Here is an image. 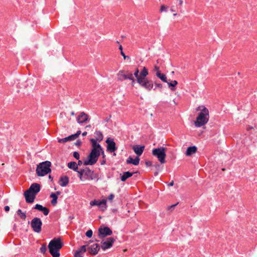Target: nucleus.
<instances>
[{
	"instance_id": "36",
	"label": "nucleus",
	"mask_w": 257,
	"mask_h": 257,
	"mask_svg": "<svg viewBox=\"0 0 257 257\" xmlns=\"http://www.w3.org/2000/svg\"><path fill=\"white\" fill-rule=\"evenodd\" d=\"M40 251L43 254H45L46 252L47 246L46 243L42 245L41 247H40Z\"/></svg>"
},
{
	"instance_id": "19",
	"label": "nucleus",
	"mask_w": 257,
	"mask_h": 257,
	"mask_svg": "<svg viewBox=\"0 0 257 257\" xmlns=\"http://www.w3.org/2000/svg\"><path fill=\"white\" fill-rule=\"evenodd\" d=\"M145 149L144 146H140L139 145H135L133 147V150L137 155V157L140 156L143 153Z\"/></svg>"
},
{
	"instance_id": "5",
	"label": "nucleus",
	"mask_w": 257,
	"mask_h": 257,
	"mask_svg": "<svg viewBox=\"0 0 257 257\" xmlns=\"http://www.w3.org/2000/svg\"><path fill=\"white\" fill-rule=\"evenodd\" d=\"M166 148H165L159 147L154 149L152 151L153 155L157 157L161 164H164L166 162Z\"/></svg>"
},
{
	"instance_id": "48",
	"label": "nucleus",
	"mask_w": 257,
	"mask_h": 257,
	"mask_svg": "<svg viewBox=\"0 0 257 257\" xmlns=\"http://www.w3.org/2000/svg\"><path fill=\"white\" fill-rule=\"evenodd\" d=\"M159 69H160V68H159V66H156V65H155V66H154V70H155V71H156L157 72H158V71H160V70H159Z\"/></svg>"
},
{
	"instance_id": "15",
	"label": "nucleus",
	"mask_w": 257,
	"mask_h": 257,
	"mask_svg": "<svg viewBox=\"0 0 257 257\" xmlns=\"http://www.w3.org/2000/svg\"><path fill=\"white\" fill-rule=\"evenodd\" d=\"M41 185L37 183L32 184L30 188L27 190L31 193L34 194L35 196L40 191Z\"/></svg>"
},
{
	"instance_id": "9",
	"label": "nucleus",
	"mask_w": 257,
	"mask_h": 257,
	"mask_svg": "<svg viewBox=\"0 0 257 257\" xmlns=\"http://www.w3.org/2000/svg\"><path fill=\"white\" fill-rule=\"evenodd\" d=\"M112 231L108 226H101L98 229V237L100 239L103 238L107 236L111 235Z\"/></svg>"
},
{
	"instance_id": "22",
	"label": "nucleus",
	"mask_w": 257,
	"mask_h": 257,
	"mask_svg": "<svg viewBox=\"0 0 257 257\" xmlns=\"http://www.w3.org/2000/svg\"><path fill=\"white\" fill-rule=\"evenodd\" d=\"M69 178L67 176H62L60 178L59 184L62 187L66 186L69 183Z\"/></svg>"
},
{
	"instance_id": "25",
	"label": "nucleus",
	"mask_w": 257,
	"mask_h": 257,
	"mask_svg": "<svg viewBox=\"0 0 257 257\" xmlns=\"http://www.w3.org/2000/svg\"><path fill=\"white\" fill-rule=\"evenodd\" d=\"M197 148L196 146H191L188 147L186 152V155L190 156L197 152Z\"/></svg>"
},
{
	"instance_id": "45",
	"label": "nucleus",
	"mask_w": 257,
	"mask_h": 257,
	"mask_svg": "<svg viewBox=\"0 0 257 257\" xmlns=\"http://www.w3.org/2000/svg\"><path fill=\"white\" fill-rule=\"evenodd\" d=\"M114 195L113 194H110L108 197V199L110 201L112 200V199L114 198Z\"/></svg>"
},
{
	"instance_id": "28",
	"label": "nucleus",
	"mask_w": 257,
	"mask_h": 257,
	"mask_svg": "<svg viewBox=\"0 0 257 257\" xmlns=\"http://www.w3.org/2000/svg\"><path fill=\"white\" fill-rule=\"evenodd\" d=\"M17 214L23 221L26 220L27 217L26 212H23L21 209H19L17 211Z\"/></svg>"
},
{
	"instance_id": "10",
	"label": "nucleus",
	"mask_w": 257,
	"mask_h": 257,
	"mask_svg": "<svg viewBox=\"0 0 257 257\" xmlns=\"http://www.w3.org/2000/svg\"><path fill=\"white\" fill-rule=\"evenodd\" d=\"M114 241L115 239L113 237H108L106 240L101 241V247L103 250H105L112 247Z\"/></svg>"
},
{
	"instance_id": "13",
	"label": "nucleus",
	"mask_w": 257,
	"mask_h": 257,
	"mask_svg": "<svg viewBox=\"0 0 257 257\" xmlns=\"http://www.w3.org/2000/svg\"><path fill=\"white\" fill-rule=\"evenodd\" d=\"M107 144V151L110 153L114 152L117 150L115 143L114 142L113 139L108 138L105 141Z\"/></svg>"
},
{
	"instance_id": "4",
	"label": "nucleus",
	"mask_w": 257,
	"mask_h": 257,
	"mask_svg": "<svg viewBox=\"0 0 257 257\" xmlns=\"http://www.w3.org/2000/svg\"><path fill=\"white\" fill-rule=\"evenodd\" d=\"M101 153L99 150H91L90 154L87 156V160L83 162L85 166L93 165L98 161V158Z\"/></svg>"
},
{
	"instance_id": "7",
	"label": "nucleus",
	"mask_w": 257,
	"mask_h": 257,
	"mask_svg": "<svg viewBox=\"0 0 257 257\" xmlns=\"http://www.w3.org/2000/svg\"><path fill=\"white\" fill-rule=\"evenodd\" d=\"M137 82L141 87L144 88L148 91L151 90L154 86L153 81L151 80H149L147 78L143 79L139 78Z\"/></svg>"
},
{
	"instance_id": "33",
	"label": "nucleus",
	"mask_w": 257,
	"mask_h": 257,
	"mask_svg": "<svg viewBox=\"0 0 257 257\" xmlns=\"http://www.w3.org/2000/svg\"><path fill=\"white\" fill-rule=\"evenodd\" d=\"M78 175V177L81 181H84V169H80V170H77V171H76Z\"/></svg>"
},
{
	"instance_id": "47",
	"label": "nucleus",
	"mask_w": 257,
	"mask_h": 257,
	"mask_svg": "<svg viewBox=\"0 0 257 257\" xmlns=\"http://www.w3.org/2000/svg\"><path fill=\"white\" fill-rule=\"evenodd\" d=\"M123 72H124L123 70H120L119 71V72L118 73V78H122V77H121V74H122V73Z\"/></svg>"
},
{
	"instance_id": "37",
	"label": "nucleus",
	"mask_w": 257,
	"mask_h": 257,
	"mask_svg": "<svg viewBox=\"0 0 257 257\" xmlns=\"http://www.w3.org/2000/svg\"><path fill=\"white\" fill-rule=\"evenodd\" d=\"M92 234H93V231L91 229L88 230L85 233L86 236L88 238L91 237L92 236Z\"/></svg>"
},
{
	"instance_id": "16",
	"label": "nucleus",
	"mask_w": 257,
	"mask_h": 257,
	"mask_svg": "<svg viewBox=\"0 0 257 257\" xmlns=\"http://www.w3.org/2000/svg\"><path fill=\"white\" fill-rule=\"evenodd\" d=\"M97 141H96V140H95L93 138L90 139V142H91L92 145V150H99V151H101V154L103 155V157H104V154L103 150L101 145L97 143Z\"/></svg>"
},
{
	"instance_id": "58",
	"label": "nucleus",
	"mask_w": 257,
	"mask_h": 257,
	"mask_svg": "<svg viewBox=\"0 0 257 257\" xmlns=\"http://www.w3.org/2000/svg\"><path fill=\"white\" fill-rule=\"evenodd\" d=\"M49 178L50 179H51V180H53V177H52L51 175H49Z\"/></svg>"
},
{
	"instance_id": "44",
	"label": "nucleus",
	"mask_w": 257,
	"mask_h": 257,
	"mask_svg": "<svg viewBox=\"0 0 257 257\" xmlns=\"http://www.w3.org/2000/svg\"><path fill=\"white\" fill-rule=\"evenodd\" d=\"M82 144V142L80 140H78L76 143H75V145L77 146H80Z\"/></svg>"
},
{
	"instance_id": "26",
	"label": "nucleus",
	"mask_w": 257,
	"mask_h": 257,
	"mask_svg": "<svg viewBox=\"0 0 257 257\" xmlns=\"http://www.w3.org/2000/svg\"><path fill=\"white\" fill-rule=\"evenodd\" d=\"M73 140H75V139H74V137L73 136V135H71L68 137H65L63 139H59L58 140V142L59 143L64 144L67 142H70V141H72Z\"/></svg>"
},
{
	"instance_id": "38",
	"label": "nucleus",
	"mask_w": 257,
	"mask_h": 257,
	"mask_svg": "<svg viewBox=\"0 0 257 257\" xmlns=\"http://www.w3.org/2000/svg\"><path fill=\"white\" fill-rule=\"evenodd\" d=\"M168 7L165 6V5H162L161 6V8H160V12L161 13L163 12H167V10H168Z\"/></svg>"
},
{
	"instance_id": "63",
	"label": "nucleus",
	"mask_w": 257,
	"mask_h": 257,
	"mask_svg": "<svg viewBox=\"0 0 257 257\" xmlns=\"http://www.w3.org/2000/svg\"><path fill=\"white\" fill-rule=\"evenodd\" d=\"M89 242H92V241L90 240V241H89Z\"/></svg>"
},
{
	"instance_id": "17",
	"label": "nucleus",
	"mask_w": 257,
	"mask_h": 257,
	"mask_svg": "<svg viewBox=\"0 0 257 257\" xmlns=\"http://www.w3.org/2000/svg\"><path fill=\"white\" fill-rule=\"evenodd\" d=\"M89 119V115L84 112H81L77 117V121L78 123H83L87 122Z\"/></svg>"
},
{
	"instance_id": "11",
	"label": "nucleus",
	"mask_w": 257,
	"mask_h": 257,
	"mask_svg": "<svg viewBox=\"0 0 257 257\" xmlns=\"http://www.w3.org/2000/svg\"><path fill=\"white\" fill-rule=\"evenodd\" d=\"M121 77H122V78H118V80L122 81L124 80L128 79L132 81L131 85L132 86H134V85L136 83V79L133 76V74L132 72L127 71L125 74H121Z\"/></svg>"
},
{
	"instance_id": "29",
	"label": "nucleus",
	"mask_w": 257,
	"mask_h": 257,
	"mask_svg": "<svg viewBox=\"0 0 257 257\" xmlns=\"http://www.w3.org/2000/svg\"><path fill=\"white\" fill-rule=\"evenodd\" d=\"M95 137L96 139L95 140H96V141H98V142H101L102 141L103 139V136L102 134V133L99 131H96L95 132Z\"/></svg>"
},
{
	"instance_id": "2",
	"label": "nucleus",
	"mask_w": 257,
	"mask_h": 257,
	"mask_svg": "<svg viewBox=\"0 0 257 257\" xmlns=\"http://www.w3.org/2000/svg\"><path fill=\"white\" fill-rule=\"evenodd\" d=\"M202 107L203 108L201 109V112L198 113V115L196 118V120L195 121V125L196 127H201L205 124L209 120V110L204 106H199L197 109L199 110Z\"/></svg>"
},
{
	"instance_id": "54",
	"label": "nucleus",
	"mask_w": 257,
	"mask_h": 257,
	"mask_svg": "<svg viewBox=\"0 0 257 257\" xmlns=\"http://www.w3.org/2000/svg\"><path fill=\"white\" fill-rule=\"evenodd\" d=\"M54 194H56V196H58V195H59L61 194V192L60 191H57L56 193H54Z\"/></svg>"
},
{
	"instance_id": "18",
	"label": "nucleus",
	"mask_w": 257,
	"mask_h": 257,
	"mask_svg": "<svg viewBox=\"0 0 257 257\" xmlns=\"http://www.w3.org/2000/svg\"><path fill=\"white\" fill-rule=\"evenodd\" d=\"M26 201L28 203H32L34 201L36 196L34 194L31 193L27 190L24 192V194Z\"/></svg>"
},
{
	"instance_id": "27",
	"label": "nucleus",
	"mask_w": 257,
	"mask_h": 257,
	"mask_svg": "<svg viewBox=\"0 0 257 257\" xmlns=\"http://www.w3.org/2000/svg\"><path fill=\"white\" fill-rule=\"evenodd\" d=\"M67 166L69 169H72L74 171H77V170L78 169V165H77V163L75 162L68 163Z\"/></svg>"
},
{
	"instance_id": "41",
	"label": "nucleus",
	"mask_w": 257,
	"mask_h": 257,
	"mask_svg": "<svg viewBox=\"0 0 257 257\" xmlns=\"http://www.w3.org/2000/svg\"><path fill=\"white\" fill-rule=\"evenodd\" d=\"M155 85L156 86V87L155 88H154V90H155L157 87L162 88L163 87L162 84L158 83L157 82H155Z\"/></svg>"
},
{
	"instance_id": "30",
	"label": "nucleus",
	"mask_w": 257,
	"mask_h": 257,
	"mask_svg": "<svg viewBox=\"0 0 257 257\" xmlns=\"http://www.w3.org/2000/svg\"><path fill=\"white\" fill-rule=\"evenodd\" d=\"M156 76L163 82H167V79L166 76L165 74L161 73L160 71H158V72H157Z\"/></svg>"
},
{
	"instance_id": "53",
	"label": "nucleus",
	"mask_w": 257,
	"mask_h": 257,
	"mask_svg": "<svg viewBox=\"0 0 257 257\" xmlns=\"http://www.w3.org/2000/svg\"><path fill=\"white\" fill-rule=\"evenodd\" d=\"M118 49L120 50V52H123V50H122L123 48H122V47L121 45H119Z\"/></svg>"
},
{
	"instance_id": "61",
	"label": "nucleus",
	"mask_w": 257,
	"mask_h": 257,
	"mask_svg": "<svg viewBox=\"0 0 257 257\" xmlns=\"http://www.w3.org/2000/svg\"><path fill=\"white\" fill-rule=\"evenodd\" d=\"M171 11L172 12H175V11H174L173 9H171Z\"/></svg>"
},
{
	"instance_id": "6",
	"label": "nucleus",
	"mask_w": 257,
	"mask_h": 257,
	"mask_svg": "<svg viewBox=\"0 0 257 257\" xmlns=\"http://www.w3.org/2000/svg\"><path fill=\"white\" fill-rule=\"evenodd\" d=\"M42 221L40 218L34 217L31 221V226L33 231L40 233L42 230Z\"/></svg>"
},
{
	"instance_id": "39",
	"label": "nucleus",
	"mask_w": 257,
	"mask_h": 257,
	"mask_svg": "<svg viewBox=\"0 0 257 257\" xmlns=\"http://www.w3.org/2000/svg\"><path fill=\"white\" fill-rule=\"evenodd\" d=\"M178 204V202L175 204H173V205H170V206H169L167 207V210H171V211H172L173 209H174L175 207L177 206V205Z\"/></svg>"
},
{
	"instance_id": "42",
	"label": "nucleus",
	"mask_w": 257,
	"mask_h": 257,
	"mask_svg": "<svg viewBox=\"0 0 257 257\" xmlns=\"http://www.w3.org/2000/svg\"><path fill=\"white\" fill-rule=\"evenodd\" d=\"M120 54L121 55V56L123 57V59H130V57L128 56H126L125 55L124 53L123 52H120Z\"/></svg>"
},
{
	"instance_id": "59",
	"label": "nucleus",
	"mask_w": 257,
	"mask_h": 257,
	"mask_svg": "<svg viewBox=\"0 0 257 257\" xmlns=\"http://www.w3.org/2000/svg\"><path fill=\"white\" fill-rule=\"evenodd\" d=\"M74 114H75V113H74V111H72V112H71V115H74Z\"/></svg>"
},
{
	"instance_id": "55",
	"label": "nucleus",
	"mask_w": 257,
	"mask_h": 257,
	"mask_svg": "<svg viewBox=\"0 0 257 257\" xmlns=\"http://www.w3.org/2000/svg\"><path fill=\"white\" fill-rule=\"evenodd\" d=\"M87 134V132H83V133H82V135L83 136H86Z\"/></svg>"
},
{
	"instance_id": "31",
	"label": "nucleus",
	"mask_w": 257,
	"mask_h": 257,
	"mask_svg": "<svg viewBox=\"0 0 257 257\" xmlns=\"http://www.w3.org/2000/svg\"><path fill=\"white\" fill-rule=\"evenodd\" d=\"M50 197L52 198L51 202L53 206H55L57 203L58 196L54 193H52Z\"/></svg>"
},
{
	"instance_id": "35",
	"label": "nucleus",
	"mask_w": 257,
	"mask_h": 257,
	"mask_svg": "<svg viewBox=\"0 0 257 257\" xmlns=\"http://www.w3.org/2000/svg\"><path fill=\"white\" fill-rule=\"evenodd\" d=\"M135 76V77L136 78V81H137V82H138V80L139 78H141V73H140V71H139V70L138 68L136 69V70L133 74V76Z\"/></svg>"
},
{
	"instance_id": "20",
	"label": "nucleus",
	"mask_w": 257,
	"mask_h": 257,
	"mask_svg": "<svg viewBox=\"0 0 257 257\" xmlns=\"http://www.w3.org/2000/svg\"><path fill=\"white\" fill-rule=\"evenodd\" d=\"M33 209H37L40 211H41L43 213L44 215H47L49 213V209L46 207L43 206L42 205L37 204L36 205L33 207Z\"/></svg>"
},
{
	"instance_id": "24",
	"label": "nucleus",
	"mask_w": 257,
	"mask_h": 257,
	"mask_svg": "<svg viewBox=\"0 0 257 257\" xmlns=\"http://www.w3.org/2000/svg\"><path fill=\"white\" fill-rule=\"evenodd\" d=\"M136 172H130L129 171L124 172L120 177L121 181L122 182L125 181L127 179L131 177Z\"/></svg>"
},
{
	"instance_id": "56",
	"label": "nucleus",
	"mask_w": 257,
	"mask_h": 257,
	"mask_svg": "<svg viewBox=\"0 0 257 257\" xmlns=\"http://www.w3.org/2000/svg\"><path fill=\"white\" fill-rule=\"evenodd\" d=\"M105 164V160H103L101 162V165H104Z\"/></svg>"
},
{
	"instance_id": "32",
	"label": "nucleus",
	"mask_w": 257,
	"mask_h": 257,
	"mask_svg": "<svg viewBox=\"0 0 257 257\" xmlns=\"http://www.w3.org/2000/svg\"><path fill=\"white\" fill-rule=\"evenodd\" d=\"M140 73L141 78H146L147 76L149 74L148 69L146 67H144Z\"/></svg>"
},
{
	"instance_id": "49",
	"label": "nucleus",
	"mask_w": 257,
	"mask_h": 257,
	"mask_svg": "<svg viewBox=\"0 0 257 257\" xmlns=\"http://www.w3.org/2000/svg\"><path fill=\"white\" fill-rule=\"evenodd\" d=\"M5 210L6 212H8L10 210V207L9 206H6L5 207Z\"/></svg>"
},
{
	"instance_id": "8",
	"label": "nucleus",
	"mask_w": 257,
	"mask_h": 257,
	"mask_svg": "<svg viewBox=\"0 0 257 257\" xmlns=\"http://www.w3.org/2000/svg\"><path fill=\"white\" fill-rule=\"evenodd\" d=\"M84 181L92 180L95 179L98 180V174H95L93 170H91L88 167L84 168Z\"/></svg>"
},
{
	"instance_id": "60",
	"label": "nucleus",
	"mask_w": 257,
	"mask_h": 257,
	"mask_svg": "<svg viewBox=\"0 0 257 257\" xmlns=\"http://www.w3.org/2000/svg\"><path fill=\"white\" fill-rule=\"evenodd\" d=\"M91 127V125L90 124H89V125H87L86 126V128H87V127Z\"/></svg>"
},
{
	"instance_id": "12",
	"label": "nucleus",
	"mask_w": 257,
	"mask_h": 257,
	"mask_svg": "<svg viewBox=\"0 0 257 257\" xmlns=\"http://www.w3.org/2000/svg\"><path fill=\"white\" fill-rule=\"evenodd\" d=\"M106 200L103 199L101 201L98 200H94L90 202L91 206H98L102 208V210L104 211L107 208Z\"/></svg>"
},
{
	"instance_id": "50",
	"label": "nucleus",
	"mask_w": 257,
	"mask_h": 257,
	"mask_svg": "<svg viewBox=\"0 0 257 257\" xmlns=\"http://www.w3.org/2000/svg\"><path fill=\"white\" fill-rule=\"evenodd\" d=\"M83 164V162L82 161L78 160V163L77 164V165H78V166H81Z\"/></svg>"
},
{
	"instance_id": "51",
	"label": "nucleus",
	"mask_w": 257,
	"mask_h": 257,
	"mask_svg": "<svg viewBox=\"0 0 257 257\" xmlns=\"http://www.w3.org/2000/svg\"><path fill=\"white\" fill-rule=\"evenodd\" d=\"M179 2V5L180 6H182L183 4V1L182 0H177Z\"/></svg>"
},
{
	"instance_id": "52",
	"label": "nucleus",
	"mask_w": 257,
	"mask_h": 257,
	"mask_svg": "<svg viewBox=\"0 0 257 257\" xmlns=\"http://www.w3.org/2000/svg\"><path fill=\"white\" fill-rule=\"evenodd\" d=\"M174 185V181H172L169 184L168 186H172Z\"/></svg>"
},
{
	"instance_id": "40",
	"label": "nucleus",
	"mask_w": 257,
	"mask_h": 257,
	"mask_svg": "<svg viewBox=\"0 0 257 257\" xmlns=\"http://www.w3.org/2000/svg\"><path fill=\"white\" fill-rule=\"evenodd\" d=\"M73 156L77 160H78L80 157V155L78 152H74Z\"/></svg>"
},
{
	"instance_id": "14",
	"label": "nucleus",
	"mask_w": 257,
	"mask_h": 257,
	"mask_svg": "<svg viewBox=\"0 0 257 257\" xmlns=\"http://www.w3.org/2000/svg\"><path fill=\"white\" fill-rule=\"evenodd\" d=\"M87 245V246L86 247V250L88 251L89 254L93 255H95L97 254L100 249V246L98 244L94 243L91 246H89L88 244Z\"/></svg>"
},
{
	"instance_id": "62",
	"label": "nucleus",
	"mask_w": 257,
	"mask_h": 257,
	"mask_svg": "<svg viewBox=\"0 0 257 257\" xmlns=\"http://www.w3.org/2000/svg\"><path fill=\"white\" fill-rule=\"evenodd\" d=\"M176 15H177L176 13L174 14V16H176Z\"/></svg>"
},
{
	"instance_id": "23",
	"label": "nucleus",
	"mask_w": 257,
	"mask_h": 257,
	"mask_svg": "<svg viewBox=\"0 0 257 257\" xmlns=\"http://www.w3.org/2000/svg\"><path fill=\"white\" fill-rule=\"evenodd\" d=\"M140 158L139 157H136L135 159H133L132 157L130 156L126 161V164H132L134 165H138L140 163Z\"/></svg>"
},
{
	"instance_id": "3",
	"label": "nucleus",
	"mask_w": 257,
	"mask_h": 257,
	"mask_svg": "<svg viewBox=\"0 0 257 257\" xmlns=\"http://www.w3.org/2000/svg\"><path fill=\"white\" fill-rule=\"evenodd\" d=\"M51 163L48 161L39 163L36 170L37 176L42 177L50 173L51 172Z\"/></svg>"
},
{
	"instance_id": "57",
	"label": "nucleus",
	"mask_w": 257,
	"mask_h": 257,
	"mask_svg": "<svg viewBox=\"0 0 257 257\" xmlns=\"http://www.w3.org/2000/svg\"><path fill=\"white\" fill-rule=\"evenodd\" d=\"M158 175V172H157V171H156V172H155L154 173V175H155V176H157Z\"/></svg>"
},
{
	"instance_id": "21",
	"label": "nucleus",
	"mask_w": 257,
	"mask_h": 257,
	"mask_svg": "<svg viewBox=\"0 0 257 257\" xmlns=\"http://www.w3.org/2000/svg\"><path fill=\"white\" fill-rule=\"evenodd\" d=\"M87 245H82L77 250L74 254V257H83V254L86 251Z\"/></svg>"
},
{
	"instance_id": "64",
	"label": "nucleus",
	"mask_w": 257,
	"mask_h": 257,
	"mask_svg": "<svg viewBox=\"0 0 257 257\" xmlns=\"http://www.w3.org/2000/svg\"><path fill=\"white\" fill-rule=\"evenodd\" d=\"M116 43L118 44L119 42L118 41H116Z\"/></svg>"
},
{
	"instance_id": "1",
	"label": "nucleus",
	"mask_w": 257,
	"mask_h": 257,
	"mask_svg": "<svg viewBox=\"0 0 257 257\" xmlns=\"http://www.w3.org/2000/svg\"><path fill=\"white\" fill-rule=\"evenodd\" d=\"M63 243L60 238H54L51 240L48 244L50 253L53 257H59V250L62 247Z\"/></svg>"
},
{
	"instance_id": "43",
	"label": "nucleus",
	"mask_w": 257,
	"mask_h": 257,
	"mask_svg": "<svg viewBox=\"0 0 257 257\" xmlns=\"http://www.w3.org/2000/svg\"><path fill=\"white\" fill-rule=\"evenodd\" d=\"M81 134V131H78L76 133H75V134H73L72 135L74 137L75 140L78 137V136L80 135Z\"/></svg>"
},
{
	"instance_id": "46",
	"label": "nucleus",
	"mask_w": 257,
	"mask_h": 257,
	"mask_svg": "<svg viewBox=\"0 0 257 257\" xmlns=\"http://www.w3.org/2000/svg\"><path fill=\"white\" fill-rule=\"evenodd\" d=\"M145 164H146V165L147 166V167H150V166H152V162L149 161H146Z\"/></svg>"
},
{
	"instance_id": "34",
	"label": "nucleus",
	"mask_w": 257,
	"mask_h": 257,
	"mask_svg": "<svg viewBox=\"0 0 257 257\" xmlns=\"http://www.w3.org/2000/svg\"><path fill=\"white\" fill-rule=\"evenodd\" d=\"M167 83H168L169 87H171V90L172 91H174L175 90V87L178 84V82L176 80L172 81L171 82H168L167 81Z\"/></svg>"
}]
</instances>
